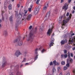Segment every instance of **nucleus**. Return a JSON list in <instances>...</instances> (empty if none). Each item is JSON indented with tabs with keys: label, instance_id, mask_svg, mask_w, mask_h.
I'll use <instances>...</instances> for the list:
<instances>
[{
	"label": "nucleus",
	"instance_id": "f257e3e1",
	"mask_svg": "<svg viewBox=\"0 0 75 75\" xmlns=\"http://www.w3.org/2000/svg\"><path fill=\"white\" fill-rule=\"evenodd\" d=\"M37 27H36L34 30H33V29H32L31 31L30 32L29 35H28V37L27 38V41H32L35 37V34L37 33Z\"/></svg>",
	"mask_w": 75,
	"mask_h": 75
},
{
	"label": "nucleus",
	"instance_id": "f03ea898",
	"mask_svg": "<svg viewBox=\"0 0 75 75\" xmlns=\"http://www.w3.org/2000/svg\"><path fill=\"white\" fill-rule=\"evenodd\" d=\"M72 17V14H70L68 18H66V20H64L63 22V24H62V28H64V26L65 25V24L68 23L69 21Z\"/></svg>",
	"mask_w": 75,
	"mask_h": 75
},
{
	"label": "nucleus",
	"instance_id": "7ed1b4c3",
	"mask_svg": "<svg viewBox=\"0 0 75 75\" xmlns=\"http://www.w3.org/2000/svg\"><path fill=\"white\" fill-rule=\"evenodd\" d=\"M21 38V37H20V38L14 40L13 41L14 43L16 42L19 46H21L23 45V41L20 39Z\"/></svg>",
	"mask_w": 75,
	"mask_h": 75
},
{
	"label": "nucleus",
	"instance_id": "20e7f679",
	"mask_svg": "<svg viewBox=\"0 0 75 75\" xmlns=\"http://www.w3.org/2000/svg\"><path fill=\"white\" fill-rule=\"evenodd\" d=\"M75 35L74 33H72L71 35L69 36V41L70 43V44H72V43H73V42L74 41H75V36H74L73 38L71 39L72 36L73 35Z\"/></svg>",
	"mask_w": 75,
	"mask_h": 75
},
{
	"label": "nucleus",
	"instance_id": "39448f33",
	"mask_svg": "<svg viewBox=\"0 0 75 75\" xmlns=\"http://www.w3.org/2000/svg\"><path fill=\"white\" fill-rule=\"evenodd\" d=\"M21 23V20H20V19H17L16 21V23L15 24V29L16 30H18V28H17L19 24Z\"/></svg>",
	"mask_w": 75,
	"mask_h": 75
},
{
	"label": "nucleus",
	"instance_id": "423d86ee",
	"mask_svg": "<svg viewBox=\"0 0 75 75\" xmlns=\"http://www.w3.org/2000/svg\"><path fill=\"white\" fill-rule=\"evenodd\" d=\"M49 4V2L47 1V2L45 3V6L43 8V9L42 10L43 13H45V11H46V10H47V8L48 6V5Z\"/></svg>",
	"mask_w": 75,
	"mask_h": 75
},
{
	"label": "nucleus",
	"instance_id": "0eeeda50",
	"mask_svg": "<svg viewBox=\"0 0 75 75\" xmlns=\"http://www.w3.org/2000/svg\"><path fill=\"white\" fill-rule=\"evenodd\" d=\"M54 27H53V26H52V28H51V29L49 28L48 30V31L47 32V34L48 36H50V35L51 34V33H52V28H53Z\"/></svg>",
	"mask_w": 75,
	"mask_h": 75
},
{
	"label": "nucleus",
	"instance_id": "6e6552de",
	"mask_svg": "<svg viewBox=\"0 0 75 75\" xmlns=\"http://www.w3.org/2000/svg\"><path fill=\"white\" fill-rule=\"evenodd\" d=\"M21 53L20 52V51L19 50H17L16 52L15 53V56H16L17 57H18L19 55H20Z\"/></svg>",
	"mask_w": 75,
	"mask_h": 75
},
{
	"label": "nucleus",
	"instance_id": "1a4fd4ad",
	"mask_svg": "<svg viewBox=\"0 0 75 75\" xmlns=\"http://www.w3.org/2000/svg\"><path fill=\"white\" fill-rule=\"evenodd\" d=\"M50 16V11H49L47 12V14L45 16L44 19L45 20H47L48 18H49V17Z\"/></svg>",
	"mask_w": 75,
	"mask_h": 75
},
{
	"label": "nucleus",
	"instance_id": "9d476101",
	"mask_svg": "<svg viewBox=\"0 0 75 75\" xmlns=\"http://www.w3.org/2000/svg\"><path fill=\"white\" fill-rule=\"evenodd\" d=\"M67 4V3H65L63 7V9L65 10V11H66L67 10H68V4Z\"/></svg>",
	"mask_w": 75,
	"mask_h": 75
},
{
	"label": "nucleus",
	"instance_id": "9b49d317",
	"mask_svg": "<svg viewBox=\"0 0 75 75\" xmlns=\"http://www.w3.org/2000/svg\"><path fill=\"white\" fill-rule=\"evenodd\" d=\"M40 6L38 7L37 8H35L34 11V14H37L38 13V11H39V10L40 9Z\"/></svg>",
	"mask_w": 75,
	"mask_h": 75
},
{
	"label": "nucleus",
	"instance_id": "f8f14e48",
	"mask_svg": "<svg viewBox=\"0 0 75 75\" xmlns=\"http://www.w3.org/2000/svg\"><path fill=\"white\" fill-rule=\"evenodd\" d=\"M7 4H8L7 1V0H5L4 3V8L5 10H6V9L7 8Z\"/></svg>",
	"mask_w": 75,
	"mask_h": 75
},
{
	"label": "nucleus",
	"instance_id": "ddd939ff",
	"mask_svg": "<svg viewBox=\"0 0 75 75\" xmlns=\"http://www.w3.org/2000/svg\"><path fill=\"white\" fill-rule=\"evenodd\" d=\"M67 38H64L63 40H62L61 42V44H62V45H63V44H64L65 43V42H67Z\"/></svg>",
	"mask_w": 75,
	"mask_h": 75
},
{
	"label": "nucleus",
	"instance_id": "4468645a",
	"mask_svg": "<svg viewBox=\"0 0 75 75\" xmlns=\"http://www.w3.org/2000/svg\"><path fill=\"white\" fill-rule=\"evenodd\" d=\"M6 65V60L4 59L2 64V67H4Z\"/></svg>",
	"mask_w": 75,
	"mask_h": 75
},
{
	"label": "nucleus",
	"instance_id": "2eb2a0df",
	"mask_svg": "<svg viewBox=\"0 0 75 75\" xmlns=\"http://www.w3.org/2000/svg\"><path fill=\"white\" fill-rule=\"evenodd\" d=\"M54 40H55L54 39H53L50 42V44L49 45L50 48H51V47L52 46H53V44H54Z\"/></svg>",
	"mask_w": 75,
	"mask_h": 75
},
{
	"label": "nucleus",
	"instance_id": "dca6fc26",
	"mask_svg": "<svg viewBox=\"0 0 75 75\" xmlns=\"http://www.w3.org/2000/svg\"><path fill=\"white\" fill-rule=\"evenodd\" d=\"M68 56H67V54H62L61 55V58H64V57L65 58H67Z\"/></svg>",
	"mask_w": 75,
	"mask_h": 75
},
{
	"label": "nucleus",
	"instance_id": "f3484780",
	"mask_svg": "<svg viewBox=\"0 0 75 75\" xmlns=\"http://www.w3.org/2000/svg\"><path fill=\"white\" fill-rule=\"evenodd\" d=\"M21 17H22V14H21L20 12H19V14L17 16V18H21Z\"/></svg>",
	"mask_w": 75,
	"mask_h": 75
},
{
	"label": "nucleus",
	"instance_id": "a211bd4d",
	"mask_svg": "<svg viewBox=\"0 0 75 75\" xmlns=\"http://www.w3.org/2000/svg\"><path fill=\"white\" fill-rule=\"evenodd\" d=\"M32 16V15L31 14H30L27 17V20L29 21L30 19H31V18Z\"/></svg>",
	"mask_w": 75,
	"mask_h": 75
},
{
	"label": "nucleus",
	"instance_id": "6ab92c4d",
	"mask_svg": "<svg viewBox=\"0 0 75 75\" xmlns=\"http://www.w3.org/2000/svg\"><path fill=\"white\" fill-rule=\"evenodd\" d=\"M27 15H25V14H24V16H23V18H22V20L25 21V20H27Z\"/></svg>",
	"mask_w": 75,
	"mask_h": 75
},
{
	"label": "nucleus",
	"instance_id": "aec40b11",
	"mask_svg": "<svg viewBox=\"0 0 75 75\" xmlns=\"http://www.w3.org/2000/svg\"><path fill=\"white\" fill-rule=\"evenodd\" d=\"M13 16H11L9 17V20L11 22V23H13Z\"/></svg>",
	"mask_w": 75,
	"mask_h": 75
},
{
	"label": "nucleus",
	"instance_id": "412c9836",
	"mask_svg": "<svg viewBox=\"0 0 75 75\" xmlns=\"http://www.w3.org/2000/svg\"><path fill=\"white\" fill-rule=\"evenodd\" d=\"M44 26H40L39 30L40 32H42L43 31V29L44 28Z\"/></svg>",
	"mask_w": 75,
	"mask_h": 75
},
{
	"label": "nucleus",
	"instance_id": "4be33fe9",
	"mask_svg": "<svg viewBox=\"0 0 75 75\" xmlns=\"http://www.w3.org/2000/svg\"><path fill=\"white\" fill-rule=\"evenodd\" d=\"M4 35L5 36H7V30H5L4 32Z\"/></svg>",
	"mask_w": 75,
	"mask_h": 75
},
{
	"label": "nucleus",
	"instance_id": "5701e85b",
	"mask_svg": "<svg viewBox=\"0 0 75 75\" xmlns=\"http://www.w3.org/2000/svg\"><path fill=\"white\" fill-rule=\"evenodd\" d=\"M69 61V59H67V62L68 63L66 65V66L67 67H69V63H68V62Z\"/></svg>",
	"mask_w": 75,
	"mask_h": 75
},
{
	"label": "nucleus",
	"instance_id": "b1692460",
	"mask_svg": "<svg viewBox=\"0 0 75 75\" xmlns=\"http://www.w3.org/2000/svg\"><path fill=\"white\" fill-rule=\"evenodd\" d=\"M8 8L9 10H11V9H12V6L11 4H10L8 6Z\"/></svg>",
	"mask_w": 75,
	"mask_h": 75
},
{
	"label": "nucleus",
	"instance_id": "393cba45",
	"mask_svg": "<svg viewBox=\"0 0 75 75\" xmlns=\"http://www.w3.org/2000/svg\"><path fill=\"white\" fill-rule=\"evenodd\" d=\"M68 59H71V57H70V52H68Z\"/></svg>",
	"mask_w": 75,
	"mask_h": 75
},
{
	"label": "nucleus",
	"instance_id": "a878e982",
	"mask_svg": "<svg viewBox=\"0 0 75 75\" xmlns=\"http://www.w3.org/2000/svg\"><path fill=\"white\" fill-rule=\"evenodd\" d=\"M38 55H37L35 56V57L34 58V61H35L38 58Z\"/></svg>",
	"mask_w": 75,
	"mask_h": 75
},
{
	"label": "nucleus",
	"instance_id": "bb28decb",
	"mask_svg": "<svg viewBox=\"0 0 75 75\" xmlns=\"http://www.w3.org/2000/svg\"><path fill=\"white\" fill-rule=\"evenodd\" d=\"M54 33H53L51 36V40H53V39H54V38H52V37H54Z\"/></svg>",
	"mask_w": 75,
	"mask_h": 75
},
{
	"label": "nucleus",
	"instance_id": "cd10ccee",
	"mask_svg": "<svg viewBox=\"0 0 75 75\" xmlns=\"http://www.w3.org/2000/svg\"><path fill=\"white\" fill-rule=\"evenodd\" d=\"M63 51L64 54H66L67 53V50H64Z\"/></svg>",
	"mask_w": 75,
	"mask_h": 75
},
{
	"label": "nucleus",
	"instance_id": "c85d7f7f",
	"mask_svg": "<svg viewBox=\"0 0 75 75\" xmlns=\"http://www.w3.org/2000/svg\"><path fill=\"white\" fill-rule=\"evenodd\" d=\"M65 62L64 61H62L61 62V64H62V65H65Z\"/></svg>",
	"mask_w": 75,
	"mask_h": 75
},
{
	"label": "nucleus",
	"instance_id": "c756f323",
	"mask_svg": "<svg viewBox=\"0 0 75 75\" xmlns=\"http://www.w3.org/2000/svg\"><path fill=\"white\" fill-rule=\"evenodd\" d=\"M2 19L3 21H4V17L3 16V14L2 15Z\"/></svg>",
	"mask_w": 75,
	"mask_h": 75
},
{
	"label": "nucleus",
	"instance_id": "7c9ffc66",
	"mask_svg": "<svg viewBox=\"0 0 75 75\" xmlns=\"http://www.w3.org/2000/svg\"><path fill=\"white\" fill-rule=\"evenodd\" d=\"M70 63H72V62L73 61V60L72 59H71L69 61Z\"/></svg>",
	"mask_w": 75,
	"mask_h": 75
},
{
	"label": "nucleus",
	"instance_id": "2f4dec72",
	"mask_svg": "<svg viewBox=\"0 0 75 75\" xmlns=\"http://www.w3.org/2000/svg\"><path fill=\"white\" fill-rule=\"evenodd\" d=\"M24 13H25V14H26V13H27V12H28V10H27L26 11V10H24Z\"/></svg>",
	"mask_w": 75,
	"mask_h": 75
},
{
	"label": "nucleus",
	"instance_id": "473e14b6",
	"mask_svg": "<svg viewBox=\"0 0 75 75\" xmlns=\"http://www.w3.org/2000/svg\"><path fill=\"white\" fill-rule=\"evenodd\" d=\"M28 11L29 12H31V8H29L28 9Z\"/></svg>",
	"mask_w": 75,
	"mask_h": 75
},
{
	"label": "nucleus",
	"instance_id": "72a5a7b5",
	"mask_svg": "<svg viewBox=\"0 0 75 75\" xmlns=\"http://www.w3.org/2000/svg\"><path fill=\"white\" fill-rule=\"evenodd\" d=\"M68 68L67 67H64V70H66Z\"/></svg>",
	"mask_w": 75,
	"mask_h": 75
},
{
	"label": "nucleus",
	"instance_id": "f704fd0d",
	"mask_svg": "<svg viewBox=\"0 0 75 75\" xmlns=\"http://www.w3.org/2000/svg\"><path fill=\"white\" fill-rule=\"evenodd\" d=\"M63 37L64 38H67V35L66 34H64L63 35Z\"/></svg>",
	"mask_w": 75,
	"mask_h": 75
},
{
	"label": "nucleus",
	"instance_id": "c9c22d12",
	"mask_svg": "<svg viewBox=\"0 0 75 75\" xmlns=\"http://www.w3.org/2000/svg\"><path fill=\"white\" fill-rule=\"evenodd\" d=\"M25 61H26V59H25V58H24V59L22 61V62H25Z\"/></svg>",
	"mask_w": 75,
	"mask_h": 75
},
{
	"label": "nucleus",
	"instance_id": "e433bc0d",
	"mask_svg": "<svg viewBox=\"0 0 75 75\" xmlns=\"http://www.w3.org/2000/svg\"><path fill=\"white\" fill-rule=\"evenodd\" d=\"M69 13L68 12L67 13V14H66V16L67 17H68L69 16Z\"/></svg>",
	"mask_w": 75,
	"mask_h": 75
},
{
	"label": "nucleus",
	"instance_id": "4c0bfd02",
	"mask_svg": "<svg viewBox=\"0 0 75 75\" xmlns=\"http://www.w3.org/2000/svg\"><path fill=\"white\" fill-rule=\"evenodd\" d=\"M32 28H33V26L31 25H30L29 27V30H31Z\"/></svg>",
	"mask_w": 75,
	"mask_h": 75
},
{
	"label": "nucleus",
	"instance_id": "58836bf2",
	"mask_svg": "<svg viewBox=\"0 0 75 75\" xmlns=\"http://www.w3.org/2000/svg\"><path fill=\"white\" fill-rule=\"evenodd\" d=\"M10 75H14V73L11 72L10 73Z\"/></svg>",
	"mask_w": 75,
	"mask_h": 75
},
{
	"label": "nucleus",
	"instance_id": "ea45409f",
	"mask_svg": "<svg viewBox=\"0 0 75 75\" xmlns=\"http://www.w3.org/2000/svg\"><path fill=\"white\" fill-rule=\"evenodd\" d=\"M55 71V68H53L52 70V72L53 73Z\"/></svg>",
	"mask_w": 75,
	"mask_h": 75
},
{
	"label": "nucleus",
	"instance_id": "a19ab883",
	"mask_svg": "<svg viewBox=\"0 0 75 75\" xmlns=\"http://www.w3.org/2000/svg\"><path fill=\"white\" fill-rule=\"evenodd\" d=\"M55 65H59V63L57 62H56V64H55Z\"/></svg>",
	"mask_w": 75,
	"mask_h": 75
},
{
	"label": "nucleus",
	"instance_id": "79ce46f5",
	"mask_svg": "<svg viewBox=\"0 0 75 75\" xmlns=\"http://www.w3.org/2000/svg\"><path fill=\"white\" fill-rule=\"evenodd\" d=\"M63 17L62 16H61L59 18V20H62V19Z\"/></svg>",
	"mask_w": 75,
	"mask_h": 75
},
{
	"label": "nucleus",
	"instance_id": "37998d69",
	"mask_svg": "<svg viewBox=\"0 0 75 75\" xmlns=\"http://www.w3.org/2000/svg\"><path fill=\"white\" fill-rule=\"evenodd\" d=\"M15 67H16V68L18 69V68H19V66H18V65H17Z\"/></svg>",
	"mask_w": 75,
	"mask_h": 75
},
{
	"label": "nucleus",
	"instance_id": "c03bdc74",
	"mask_svg": "<svg viewBox=\"0 0 75 75\" xmlns=\"http://www.w3.org/2000/svg\"><path fill=\"white\" fill-rule=\"evenodd\" d=\"M53 65V64H52V62H51L50 63V65L51 66V65Z\"/></svg>",
	"mask_w": 75,
	"mask_h": 75
},
{
	"label": "nucleus",
	"instance_id": "a18cd8bd",
	"mask_svg": "<svg viewBox=\"0 0 75 75\" xmlns=\"http://www.w3.org/2000/svg\"><path fill=\"white\" fill-rule=\"evenodd\" d=\"M56 61H55V60H54V61L53 62V63H54V64L55 65V64H56Z\"/></svg>",
	"mask_w": 75,
	"mask_h": 75
},
{
	"label": "nucleus",
	"instance_id": "49530a36",
	"mask_svg": "<svg viewBox=\"0 0 75 75\" xmlns=\"http://www.w3.org/2000/svg\"><path fill=\"white\" fill-rule=\"evenodd\" d=\"M70 54L71 55V57H73V54H72V53H71Z\"/></svg>",
	"mask_w": 75,
	"mask_h": 75
},
{
	"label": "nucleus",
	"instance_id": "de8ad7c7",
	"mask_svg": "<svg viewBox=\"0 0 75 75\" xmlns=\"http://www.w3.org/2000/svg\"><path fill=\"white\" fill-rule=\"evenodd\" d=\"M44 51H45V50H44V49H43L42 50V53H43V52H44Z\"/></svg>",
	"mask_w": 75,
	"mask_h": 75
},
{
	"label": "nucleus",
	"instance_id": "09e8293b",
	"mask_svg": "<svg viewBox=\"0 0 75 75\" xmlns=\"http://www.w3.org/2000/svg\"><path fill=\"white\" fill-rule=\"evenodd\" d=\"M36 4H39V2L38 1H37L36 2Z\"/></svg>",
	"mask_w": 75,
	"mask_h": 75
},
{
	"label": "nucleus",
	"instance_id": "8fccbe9b",
	"mask_svg": "<svg viewBox=\"0 0 75 75\" xmlns=\"http://www.w3.org/2000/svg\"><path fill=\"white\" fill-rule=\"evenodd\" d=\"M71 0H68V3H71Z\"/></svg>",
	"mask_w": 75,
	"mask_h": 75
},
{
	"label": "nucleus",
	"instance_id": "3c124183",
	"mask_svg": "<svg viewBox=\"0 0 75 75\" xmlns=\"http://www.w3.org/2000/svg\"><path fill=\"white\" fill-rule=\"evenodd\" d=\"M23 64H21V65L20 67V68H21V67H23Z\"/></svg>",
	"mask_w": 75,
	"mask_h": 75
},
{
	"label": "nucleus",
	"instance_id": "603ef678",
	"mask_svg": "<svg viewBox=\"0 0 75 75\" xmlns=\"http://www.w3.org/2000/svg\"><path fill=\"white\" fill-rule=\"evenodd\" d=\"M4 11H2V14L3 15V14H4Z\"/></svg>",
	"mask_w": 75,
	"mask_h": 75
},
{
	"label": "nucleus",
	"instance_id": "864d4df0",
	"mask_svg": "<svg viewBox=\"0 0 75 75\" xmlns=\"http://www.w3.org/2000/svg\"><path fill=\"white\" fill-rule=\"evenodd\" d=\"M74 13H75V11L74 10L73 11H72V14H74Z\"/></svg>",
	"mask_w": 75,
	"mask_h": 75
},
{
	"label": "nucleus",
	"instance_id": "5fc2aeb1",
	"mask_svg": "<svg viewBox=\"0 0 75 75\" xmlns=\"http://www.w3.org/2000/svg\"><path fill=\"white\" fill-rule=\"evenodd\" d=\"M29 65L28 63H27L25 64V65Z\"/></svg>",
	"mask_w": 75,
	"mask_h": 75
},
{
	"label": "nucleus",
	"instance_id": "6e6d98bb",
	"mask_svg": "<svg viewBox=\"0 0 75 75\" xmlns=\"http://www.w3.org/2000/svg\"><path fill=\"white\" fill-rule=\"evenodd\" d=\"M20 5L19 4H18L17 5L18 7V8L20 7Z\"/></svg>",
	"mask_w": 75,
	"mask_h": 75
},
{
	"label": "nucleus",
	"instance_id": "4d7b16f0",
	"mask_svg": "<svg viewBox=\"0 0 75 75\" xmlns=\"http://www.w3.org/2000/svg\"><path fill=\"white\" fill-rule=\"evenodd\" d=\"M61 0V3H63V2L64 1V0Z\"/></svg>",
	"mask_w": 75,
	"mask_h": 75
},
{
	"label": "nucleus",
	"instance_id": "13d9d810",
	"mask_svg": "<svg viewBox=\"0 0 75 75\" xmlns=\"http://www.w3.org/2000/svg\"><path fill=\"white\" fill-rule=\"evenodd\" d=\"M30 8H33V5H31L30 6Z\"/></svg>",
	"mask_w": 75,
	"mask_h": 75
},
{
	"label": "nucleus",
	"instance_id": "bf43d9fd",
	"mask_svg": "<svg viewBox=\"0 0 75 75\" xmlns=\"http://www.w3.org/2000/svg\"><path fill=\"white\" fill-rule=\"evenodd\" d=\"M67 75H70V73H68Z\"/></svg>",
	"mask_w": 75,
	"mask_h": 75
},
{
	"label": "nucleus",
	"instance_id": "052dcab7",
	"mask_svg": "<svg viewBox=\"0 0 75 75\" xmlns=\"http://www.w3.org/2000/svg\"><path fill=\"white\" fill-rule=\"evenodd\" d=\"M73 50H75V47H74V48H72Z\"/></svg>",
	"mask_w": 75,
	"mask_h": 75
},
{
	"label": "nucleus",
	"instance_id": "680f3d73",
	"mask_svg": "<svg viewBox=\"0 0 75 75\" xmlns=\"http://www.w3.org/2000/svg\"><path fill=\"white\" fill-rule=\"evenodd\" d=\"M54 25V23H51V25Z\"/></svg>",
	"mask_w": 75,
	"mask_h": 75
},
{
	"label": "nucleus",
	"instance_id": "e2e57ef3",
	"mask_svg": "<svg viewBox=\"0 0 75 75\" xmlns=\"http://www.w3.org/2000/svg\"><path fill=\"white\" fill-rule=\"evenodd\" d=\"M35 54H38V52H37V51H35Z\"/></svg>",
	"mask_w": 75,
	"mask_h": 75
},
{
	"label": "nucleus",
	"instance_id": "0e129e2a",
	"mask_svg": "<svg viewBox=\"0 0 75 75\" xmlns=\"http://www.w3.org/2000/svg\"><path fill=\"white\" fill-rule=\"evenodd\" d=\"M38 50V49H36L35 50V51H37Z\"/></svg>",
	"mask_w": 75,
	"mask_h": 75
},
{
	"label": "nucleus",
	"instance_id": "69168bd1",
	"mask_svg": "<svg viewBox=\"0 0 75 75\" xmlns=\"http://www.w3.org/2000/svg\"><path fill=\"white\" fill-rule=\"evenodd\" d=\"M73 72L74 73V74L75 73V70H73Z\"/></svg>",
	"mask_w": 75,
	"mask_h": 75
},
{
	"label": "nucleus",
	"instance_id": "338daca9",
	"mask_svg": "<svg viewBox=\"0 0 75 75\" xmlns=\"http://www.w3.org/2000/svg\"><path fill=\"white\" fill-rule=\"evenodd\" d=\"M59 75H62V73H61Z\"/></svg>",
	"mask_w": 75,
	"mask_h": 75
},
{
	"label": "nucleus",
	"instance_id": "774afa93",
	"mask_svg": "<svg viewBox=\"0 0 75 75\" xmlns=\"http://www.w3.org/2000/svg\"><path fill=\"white\" fill-rule=\"evenodd\" d=\"M73 9H74L75 10V6H74V7H73Z\"/></svg>",
	"mask_w": 75,
	"mask_h": 75
}]
</instances>
